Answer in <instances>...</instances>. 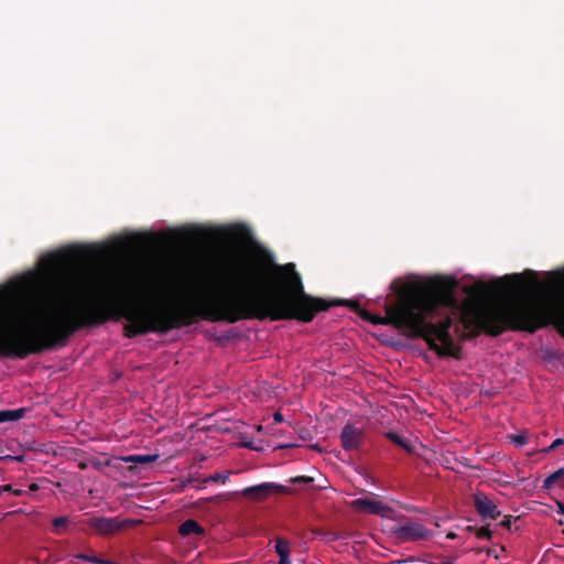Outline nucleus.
I'll list each match as a JSON object with an SVG mask.
<instances>
[{"instance_id":"obj_1","label":"nucleus","mask_w":564,"mask_h":564,"mask_svg":"<svg viewBox=\"0 0 564 564\" xmlns=\"http://www.w3.org/2000/svg\"><path fill=\"white\" fill-rule=\"evenodd\" d=\"M329 306L325 300L304 292L294 264H274L258 256L223 258L204 275L193 297L156 310L140 308L128 300L95 296L90 271L74 264L58 272V341L82 326L106 322L113 312L129 322L123 330L130 338L189 326L198 318L310 323Z\"/></svg>"},{"instance_id":"obj_2","label":"nucleus","mask_w":564,"mask_h":564,"mask_svg":"<svg viewBox=\"0 0 564 564\" xmlns=\"http://www.w3.org/2000/svg\"><path fill=\"white\" fill-rule=\"evenodd\" d=\"M457 282L447 276H433L401 284L397 297L386 303L383 316L362 311L360 316L373 325H391L412 336L422 337L438 356L458 357L459 348L449 336L451 314L434 322L441 311L456 305Z\"/></svg>"},{"instance_id":"obj_3","label":"nucleus","mask_w":564,"mask_h":564,"mask_svg":"<svg viewBox=\"0 0 564 564\" xmlns=\"http://www.w3.org/2000/svg\"><path fill=\"white\" fill-rule=\"evenodd\" d=\"M564 289L561 278L539 281L535 273L529 278L505 276V329L533 333L552 324L564 337Z\"/></svg>"},{"instance_id":"obj_4","label":"nucleus","mask_w":564,"mask_h":564,"mask_svg":"<svg viewBox=\"0 0 564 564\" xmlns=\"http://www.w3.org/2000/svg\"><path fill=\"white\" fill-rule=\"evenodd\" d=\"M350 507L357 512L381 517H387L391 512V508L375 496L355 499L350 502Z\"/></svg>"},{"instance_id":"obj_5","label":"nucleus","mask_w":564,"mask_h":564,"mask_svg":"<svg viewBox=\"0 0 564 564\" xmlns=\"http://www.w3.org/2000/svg\"><path fill=\"white\" fill-rule=\"evenodd\" d=\"M284 491L285 488L283 486L275 485L272 482H263L260 485L247 487L243 490H241L240 494L252 501H263L273 494H280Z\"/></svg>"},{"instance_id":"obj_6","label":"nucleus","mask_w":564,"mask_h":564,"mask_svg":"<svg viewBox=\"0 0 564 564\" xmlns=\"http://www.w3.org/2000/svg\"><path fill=\"white\" fill-rule=\"evenodd\" d=\"M365 431L352 424H346L340 434L341 447L345 451H357L364 444Z\"/></svg>"},{"instance_id":"obj_7","label":"nucleus","mask_w":564,"mask_h":564,"mask_svg":"<svg viewBox=\"0 0 564 564\" xmlns=\"http://www.w3.org/2000/svg\"><path fill=\"white\" fill-rule=\"evenodd\" d=\"M474 505L482 518L496 520L500 516L497 505L482 492L474 495Z\"/></svg>"},{"instance_id":"obj_8","label":"nucleus","mask_w":564,"mask_h":564,"mask_svg":"<svg viewBox=\"0 0 564 564\" xmlns=\"http://www.w3.org/2000/svg\"><path fill=\"white\" fill-rule=\"evenodd\" d=\"M431 533L419 523H409L400 528L399 538L403 541L427 540Z\"/></svg>"},{"instance_id":"obj_9","label":"nucleus","mask_w":564,"mask_h":564,"mask_svg":"<svg viewBox=\"0 0 564 564\" xmlns=\"http://www.w3.org/2000/svg\"><path fill=\"white\" fill-rule=\"evenodd\" d=\"M89 525L101 534H110L119 531L123 525L118 519L91 518Z\"/></svg>"},{"instance_id":"obj_10","label":"nucleus","mask_w":564,"mask_h":564,"mask_svg":"<svg viewBox=\"0 0 564 564\" xmlns=\"http://www.w3.org/2000/svg\"><path fill=\"white\" fill-rule=\"evenodd\" d=\"M204 532H205L204 528L196 520H193V519H188V520L184 521L178 527V533L182 536H188L191 534L202 535V534H204Z\"/></svg>"},{"instance_id":"obj_11","label":"nucleus","mask_w":564,"mask_h":564,"mask_svg":"<svg viewBox=\"0 0 564 564\" xmlns=\"http://www.w3.org/2000/svg\"><path fill=\"white\" fill-rule=\"evenodd\" d=\"M25 408L0 411V423L18 421L24 416Z\"/></svg>"},{"instance_id":"obj_12","label":"nucleus","mask_w":564,"mask_h":564,"mask_svg":"<svg viewBox=\"0 0 564 564\" xmlns=\"http://www.w3.org/2000/svg\"><path fill=\"white\" fill-rule=\"evenodd\" d=\"M159 455H129L122 456L119 459L126 463H135V464H149L158 460Z\"/></svg>"},{"instance_id":"obj_13","label":"nucleus","mask_w":564,"mask_h":564,"mask_svg":"<svg viewBox=\"0 0 564 564\" xmlns=\"http://www.w3.org/2000/svg\"><path fill=\"white\" fill-rule=\"evenodd\" d=\"M275 551L279 556L290 555V543L282 538H278L275 540Z\"/></svg>"},{"instance_id":"obj_14","label":"nucleus","mask_w":564,"mask_h":564,"mask_svg":"<svg viewBox=\"0 0 564 564\" xmlns=\"http://www.w3.org/2000/svg\"><path fill=\"white\" fill-rule=\"evenodd\" d=\"M560 480H564V468L553 473L544 480V487L551 488L554 484Z\"/></svg>"},{"instance_id":"obj_15","label":"nucleus","mask_w":564,"mask_h":564,"mask_svg":"<svg viewBox=\"0 0 564 564\" xmlns=\"http://www.w3.org/2000/svg\"><path fill=\"white\" fill-rule=\"evenodd\" d=\"M387 437L392 441L393 443L398 444L399 446L409 449L408 443L404 441V438L393 432L387 433Z\"/></svg>"},{"instance_id":"obj_16","label":"nucleus","mask_w":564,"mask_h":564,"mask_svg":"<svg viewBox=\"0 0 564 564\" xmlns=\"http://www.w3.org/2000/svg\"><path fill=\"white\" fill-rule=\"evenodd\" d=\"M510 442L516 446H523L528 443V437L525 434H514L508 436Z\"/></svg>"},{"instance_id":"obj_17","label":"nucleus","mask_w":564,"mask_h":564,"mask_svg":"<svg viewBox=\"0 0 564 564\" xmlns=\"http://www.w3.org/2000/svg\"><path fill=\"white\" fill-rule=\"evenodd\" d=\"M476 536L478 539H490L491 538V531L488 529V527H481L476 530Z\"/></svg>"},{"instance_id":"obj_18","label":"nucleus","mask_w":564,"mask_h":564,"mask_svg":"<svg viewBox=\"0 0 564 564\" xmlns=\"http://www.w3.org/2000/svg\"><path fill=\"white\" fill-rule=\"evenodd\" d=\"M66 524H67V519L66 518H56L53 521V525L56 529L57 533H61V530L62 529L64 530L66 528Z\"/></svg>"},{"instance_id":"obj_19","label":"nucleus","mask_w":564,"mask_h":564,"mask_svg":"<svg viewBox=\"0 0 564 564\" xmlns=\"http://www.w3.org/2000/svg\"><path fill=\"white\" fill-rule=\"evenodd\" d=\"M563 444H564V440L563 438H556V440L553 441V443L549 447L542 449V452L543 453H549L551 451H554L555 448H557L558 446H561Z\"/></svg>"},{"instance_id":"obj_20","label":"nucleus","mask_w":564,"mask_h":564,"mask_svg":"<svg viewBox=\"0 0 564 564\" xmlns=\"http://www.w3.org/2000/svg\"><path fill=\"white\" fill-rule=\"evenodd\" d=\"M227 478H228V476H227V475H220V474H217V475H215L212 479H213L214 481H216V482H217V481H221L223 484H225V482H226V480H227Z\"/></svg>"},{"instance_id":"obj_21","label":"nucleus","mask_w":564,"mask_h":564,"mask_svg":"<svg viewBox=\"0 0 564 564\" xmlns=\"http://www.w3.org/2000/svg\"><path fill=\"white\" fill-rule=\"evenodd\" d=\"M273 420L275 423H281V422H283V415L280 412H275L273 414Z\"/></svg>"},{"instance_id":"obj_22","label":"nucleus","mask_w":564,"mask_h":564,"mask_svg":"<svg viewBox=\"0 0 564 564\" xmlns=\"http://www.w3.org/2000/svg\"><path fill=\"white\" fill-rule=\"evenodd\" d=\"M290 555H285V556H280V561H279V564H291V561H290Z\"/></svg>"},{"instance_id":"obj_23","label":"nucleus","mask_w":564,"mask_h":564,"mask_svg":"<svg viewBox=\"0 0 564 564\" xmlns=\"http://www.w3.org/2000/svg\"><path fill=\"white\" fill-rule=\"evenodd\" d=\"M501 524H502L503 527L510 528V525H511V521H510V519H509V518H506V519L502 521V523H501Z\"/></svg>"},{"instance_id":"obj_24","label":"nucleus","mask_w":564,"mask_h":564,"mask_svg":"<svg viewBox=\"0 0 564 564\" xmlns=\"http://www.w3.org/2000/svg\"><path fill=\"white\" fill-rule=\"evenodd\" d=\"M558 512L564 514V503L557 501Z\"/></svg>"},{"instance_id":"obj_25","label":"nucleus","mask_w":564,"mask_h":564,"mask_svg":"<svg viewBox=\"0 0 564 564\" xmlns=\"http://www.w3.org/2000/svg\"><path fill=\"white\" fill-rule=\"evenodd\" d=\"M29 489L31 491H35V482H31L30 486H29Z\"/></svg>"},{"instance_id":"obj_26","label":"nucleus","mask_w":564,"mask_h":564,"mask_svg":"<svg viewBox=\"0 0 564 564\" xmlns=\"http://www.w3.org/2000/svg\"><path fill=\"white\" fill-rule=\"evenodd\" d=\"M456 538V534L454 532H449L447 534V539H455Z\"/></svg>"},{"instance_id":"obj_27","label":"nucleus","mask_w":564,"mask_h":564,"mask_svg":"<svg viewBox=\"0 0 564 564\" xmlns=\"http://www.w3.org/2000/svg\"><path fill=\"white\" fill-rule=\"evenodd\" d=\"M558 523H560L561 525H564V521H558Z\"/></svg>"},{"instance_id":"obj_28","label":"nucleus","mask_w":564,"mask_h":564,"mask_svg":"<svg viewBox=\"0 0 564 564\" xmlns=\"http://www.w3.org/2000/svg\"><path fill=\"white\" fill-rule=\"evenodd\" d=\"M444 564H454V563H452V562H446V563H444Z\"/></svg>"},{"instance_id":"obj_29","label":"nucleus","mask_w":564,"mask_h":564,"mask_svg":"<svg viewBox=\"0 0 564 564\" xmlns=\"http://www.w3.org/2000/svg\"><path fill=\"white\" fill-rule=\"evenodd\" d=\"M2 453V451H0V454Z\"/></svg>"}]
</instances>
